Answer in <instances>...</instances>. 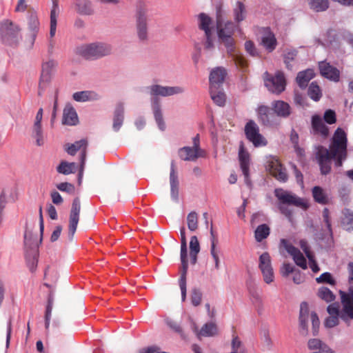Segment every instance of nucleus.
<instances>
[{
  "mask_svg": "<svg viewBox=\"0 0 353 353\" xmlns=\"http://www.w3.org/2000/svg\"><path fill=\"white\" fill-rule=\"evenodd\" d=\"M20 29L18 26L8 19H5L1 22L0 25V37L3 43H10L17 37Z\"/></svg>",
  "mask_w": 353,
  "mask_h": 353,
  "instance_id": "nucleus-13",
  "label": "nucleus"
},
{
  "mask_svg": "<svg viewBox=\"0 0 353 353\" xmlns=\"http://www.w3.org/2000/svg\"><path fill=\"white\" fill-rule=\"evenodd\" d=\"M265 86L274 94H279L285 88V80L282 72H277L275 75H271L268 72L263 74Z\"/></svg>",
  "mask_w": 353,
  "mask_h": 353,
  "instance_id": "nucleus-7",
  "label": "nucleus"
},
{
  "mask_svg": "<svg viewBox=\"0 0 353 353\" xmlns=\"http://www.w3.org/2000/svg\"><path fill=\"white\" fill-rule=\"evenodd\" d=\"M81 211V201L79 197L74 199L69 216L68 233L72 239L77 230V225L79 221Z\"/></svg>",
  "mask_w": 353,
  "mask_h": 353,
  "instance_id": "nucleus-14",
  "label": "nucleus"
},
{
  "mask_svg": "<svg viewBox=\"0 0 353 353\" xmlns=\"http://www.w3.org/2000/svg\"><path fill=\"white\" fill-rule=\"evenodd\" d=\"M97 94L91 91H81L74 92L72 98L76 101L84 102L97 98Z\"/></svg>",
  "mask_w": 353,
  "mask_h": 353,
  "instance_id": "nucleus-43",
  "label": "nucleus"
},
{
  "mask_svg": "<svg viewBox=\"0 0 353 353\" xmlns=\"http://www.w3.org/2000/svg\"><path fill=\"white\" fill-rule=\"evenodd\" d=\"M232 14L234 20L239 23L246 19L248 11L244 1L237 0L232 6Z\"/></svg>",
  "mask_w": 353,
  "mask_h": 353,
  "instance_id": "nucleus-22",
  "label": "nucleus"
},
{
  "mask_svg": "<svg viewBox=\"0 0 353 353\" xmlns=\"http://www.w3.org/2000/svg\"><path fill=\"white\" fill-rule=\"evenodd\" d=\"M79 121L77 114L73 107L66 105L63 110L62 123L68 125H75Z\"/></svg>",
  "mask_w": 353,
  "mask_h": 353,
  "instance_id": "nucleus-29",
  "label": "nucleus"
},
{
  "mask_svg": "<svg viewBox=\"0 0 353 353\" xmlns=\"http://www.w3.org/2000/svg\"><path fill=\"white\" fill-rule=\"evenodd\" d=\"M57 188L60 191L65 192L70 194H74L75 192L74 185L68 182L60 183L57 185Z\"/></svg>",
  "mask_w": 353,
  "mask_h": 353,
  "instance_id": "nucleus-57",
  "label": "nucleus"
},
{
  "mask_svg": "<svg viewBox=\"0 0 353 353\" xmlns=\"http://www.w3.org/2000/svg\"><path fill=\"white\" fill-rule=\"evenodd\" d=\"M32 232L26 228L24 234V244L26 247V259L27 265L31 272H34L37 268L39 256V250L37 243L32 241Z\"/></svg>",
  "mask_w": 353,
  "mask_h": 353,
  "instance_id": "nucleus-6",
  "label": "nucleus"
},
{
  "mask_svg": "<svg viewBox=\"0 0 353 353\" xmlns=\"http://www.w3.org/2000/svg\"><path fill=\"white\" fill-rule=\"evenodd\" d=\"M198 26L200 30L205 32V35L212 34L214 31V26L212 19L205 13H201L197 17Z\"/></svg>",
  "mask_w": 353,
  "mask_h": 353,
  "instance_id": "nucleus-28",
  "label": "nucleus"
},
{
  "mask_svg": "<svg viewBox=\"0 0 353 353\" xmlns=\"http://www.w3.org/2000/svg\"><path fill=\"white\" fill-rule=\"evenodd\" d=\"M54 299L52 295H50L48 299V303L46 305V312H45V327L46 330H48L50 326V318L53 307Z\"/></svg>",
  "mask_w": 353,
  "mask_h": 353,
  "instance_id": "nucleus-48",
  "label": "nucleus"
},
{
  "mask_svg": "<svg viewBox=\"0 0 353 353\" xmlns=\"http://www.w3.org/2000/svg\"><path fill=\"white\" fill-rule=\"evenodd\" d=\"M28 25L32 37V42L34 43L39 29V21L35 14L30 15Z\"/></svg>",
  "mask_w": 353,
  "mask_h": 353,
  "instance_id": "nucleus-39",
  "label": "nucleus"
},
{
  "mask_svg": "<svg viewBox=\"0 0 353 353\" xmlns=\"http://www.w3.org/2000/svg\"><path fill=\"white\" fill-rule=\"evenodd\" d=\"M316 281L319 283H327L331 285L334 284V281L332 279V275L328 272L322 274L319 277L316 279Z\"/></svg>",
  "mask_w": 353,
  "mask_h": 353,
  "instance_id": "nucleus-60",
  "label": "nucleus"
},
{
  "mask_svg": "<svg viewBox=\"0 0 353 353\" xmlns=\"http://www.w3.org/2000/svg\"><path fill=\"white\" fill-rule=\"evenodd\" d=\"M43 118V108H39L32 128V137L36 140V144L41 146L44 144V137L41 127V121Z\"/></svg>",
  "mask_w": 353,
  "mask_h": 353,
  "instance_id": "nucleus-19",
  "label": "nucleus"
},
{
  "mask_svg": "<svg viewBox=\"0 0 353 353\" xmlns=\"http://www.w3.org/2000/svg\"><path fill=\"white\" fill-rule=\"evenodd\" d=\"M310 321L312 325V333L316 335L319 332V319L316 314L314 312H310L308 305L305 303H302L300 309L299 323L301 327V333L306 335L307 333V322Z\"/></svg>",
  "mask_w": 353,
  "mask_h": 353,
  "instance_id": "nucleus-5",
  "label": "nucleus"
},
{
  "mask_svg": "<svg viewBox=\"0 0 353 353\" xmlns=\"http://www.w3.org/2000/svg\"><path fill=\"white\" fill-rule=\"evenodd\" d=\"M259 268L261 271L265 283L267 284L272 283L274 280V274L272 266L271 257L268 252H263L260 255Z\"/></svg>",
  "mask_w": 353,
  "mask_h": 353,
  "instance_id": "nucleus-10",
  "label": "nucleus"
},
{
  "mask_svg": "<svg viewBox=\"0 0 353 353\" xmlns=\"http://www.w3.org/2000/svg\"><path fill=\"white\" fill-rule=\"evenodd\" d=\"M178 155L181 160L186 161H195L198 158L205 157V152L199 147L198 135L193 139V146L179 149Z\"/></svg>",
  "mask_w": 353,
  "mask_h": 353,
  "instance_id": "nucleus-8",
  "label": "nucleus"
},
{
  "mask_svg": "<svg viewBox=\"0 0 353 353\" xmlns=\"http://www.w3.org/2000/svg\"><path fill=\"white\" fill-rule=\"evenodd\" d=\"M318 296L327 303L334 301L335 299L332 292L325 287H321L319 289Z\"/></svg>",
  "mask_w": 353,
  "mask_h": 353,
  "instance_id": "nucleus-49",
  "label": "nucleus"
},
{
  "mask_svg": "<svg viewBox=\"0 0 353 353\" xmlns=\"http://www.w3.org/2000/svg\"><path fill=\"white\" fill-rule=\"evenodd\" d=\"M342 308L340 311V318L345 322L353 319V287L347 292L340 291Z\"/></svg>",
  "mask_w": 353,
  "mask_h": 353,
  "instance_id": "nucleus-9",
  "label": "nucleus"
},
{
  "mask_svg": "<svg viewBox=\"0 0 353 353\" xmlns=\"http://www.w3.org/2000/svg\"><path fill=\"white\" fill-rule=\"evenodd\" d=\"M232 352L235 353H243L244 346L242 341L240 340L239 336L235 334H233L231 341Z\"/></svg>",
  "mask_w": 353,
  "mask_h": 353,
  "instance_id": "nucleus-51",
  "label": "nucleus"
},
{
  "mask_svg": "<svg viewBox=\"0 0 353 353\" xmlns=\"http://www.w3.org/2000/svg\"><path fill=\"white\" fill-rule=\"evenodd\" d=\"M329 316L325 320L324 325L326 327L332 328L339 323L340 311L337 305L331 304L327 308Z\"/></svg>",
  "mask_w": 353,
  "mask_h": 353,
  "instance_id": "nucleus-23",
  "label": "nucleus"
},
{
  "mask_svg": "<svg viewBox=\"0 0 353 353\" xmlns=\"http://www.w3.org/2000/svg\"><path fill=\"white\" fill-rule=\"evenodd\" d=\"M146 21L145 11L142 9L139 10L137 13V29L138 37L141 41L146 40L148 37Z\"/></svg>",
  "mask_w": 353,
  "mask_h": 353,
  "instance_id": "nucleus-20",
  "label": "nucleus"
},
{
  "mask_svg": "<svg viewBox=\"0 0 353 353\" xmlns=\"http://www.w3.org/2000/svg\"><path fill=\"white\" fill-rule=\"evenodd\" d=\"M59 12H54V10H51L50 12V37L52 38L56 33L57 30V16Z\"/></svg>",
  "mask_w": 353,
  "mask_h": 353,
  "instance_id": "nucleus-56",
  "label": "nucleus"
},
{
  "mask_svg": "<svg viewBox=\"0 0 353 353\" xmlns=\"http://www.w3.org/2000/svg\"><path fill=\"white\" fill-rule=\"evenodd\" d=\"M296 270L292 265L290 263H283L281 268V274L283 276H288L290 274L293 273Z\"/></svg>",
  "mask_w": 353,
  "mask_h": 353,
  "instance_id": "nucleus-63",
  "label": "nucleus"
},
{
  "mask_svg": "<svg viewBox=\"0 0 353 353\" xmlns=\"http://www.w3.org/2000/svg\"><path fill=\"white\" fill-rule=\"evenodd\" d=\"M124 119V108L122 105H119L114 112L113 117L112 128L115 132H118L123 125Z\"/></svg>",
  "mask_w": 353,
  "mask_h": 353,
  "instance_id": "nucleus-35",
  "label": "nucleus"
},
{
  "mask_svg": "<svg viewBox=\"0 0 353 353\" xmlns=\"http://www.w3.org/2000/svg\"><path fill=\"white\" fill-rule=\"evenodd\" d=\"M75 6L77 12L80 14L90 15L93 12L92 4L89 0H77Z\"/></svg>",
  "mask_w": 353,
  "mask_h": 353,
  "instance_id": "nucleus-40",
  "label": "nucleus"
},
{
  "mask_svg": "<svg viewBox=\"0 0 353 353\" xmlns=\"http://www.w3.org/2000/svg\"><path fill=\"white\" fill-rule=\"evenodd\" d=\"M312 125L316 133L321 134L323 137L328 135V128L324 124L321 117L318 115L313 116L312 118Z\"/></svg>",
  "mask_w": 353,
  "mask_h": 353,
  "instance_id": "nucleus-33",
  "label": "nucleus"
},
{
  "mask_svg": "<svg viewBox=\"0 0 353 353\" xmlns=\"http://www.w3.org/2000/svg\"><path fill=\"white\" fill-rule=\"evenodd\" d=\"M310 8L316 12L324 11L328 8V0H308Z\"/></svg>",
  "mask_w": 353,
  "mask_h": 353,
  "instance_id": "nucleus-46",
  "label": "nucleus"
},
{
  "mask_svg": "<svg viewBox=\"0 0 353 353\" xmlns=\"http://www.w3.org/2000/svg\"><path fill=\"white\" fill-rule=\"evenodd\" d=\"M191 301L194 306H197L201 303V293L197 290H194L191 295Z\"/></svg>",
  "mask_w": 353,
  "mask_h": 353,
  "instance_id": "nucleus-64",
  "label": "nucleus"
},
{
  "mask_svg": "<svg viewBox=\"0 0 353 353\" xmlns=\"http://www.w3.org/2000/svg\"><path fill=\"white\" fill-rule=\"evenodd\" d=\"M323 119L328 124L334 123L336 120L334 111L327 110L324 113Z\"/></svg>",
  "mask_w": 353,
  "mask_h": 353,
  "instance_id": "nucleus-62",
  "label": "nucleus"
},
{
  "mask_svg": "<svg viewBox=\"0 0 353 353\" xmlns=\"http://www.w3.org/2000/svg\"><path fill=\"white\" fill-rule=\"evenodd\" d=\"M250 300L252 303L257 310L259 314H261L263 310V304L262 296L258 292H253L251 293Z\"/></svg>",
  "mask_w": 353,
  "mask_h": 353,
  "instance_id": "nucleus-44",
  "label": "nucleus"
},
{
  "mask_svg": "<svg viewBox=\"0 0 353 353\" xmlns=\"http://www.w3.org/2000/svg\"><path fill=\"white\" fill-rule=\"evenodd\" d=\"M314 73L313 70L307 69L298 73L296 77V82L301 88H305L307 83L314 77Z\"/></svg>",
  "mask_w": 353,
  "mask_h": 353,
  "instance_id": "nucleus-38",
  "label": "nucleus"
},
{
  "mask_svg": "<svg viewBox=\"0 0 353 353\" xmlns=\"http://www.w3.org/2000/svg\"><path fill=\"white\" fill-rule=\"evenodd\" d=\"M344 217L342 220L343 226L347 230H353V212L348 209L343 211Z\"/></svg>",
  "mask_w": 353,
  "mask_h": 353,
  "instance_id": "nucleus-45",
  "label": "nucleus"
},
{
  "mask_svg": "<svg viewBox=\"0 0 353 353\" xmlns=\"http://www.w3.org/2000/svg\"><path fill=\"white\" fill-rule=\"evenodd\" d=\"M269 171L278 180L285 181L287 179V174L285 170L282 168L280 162L275 159H272L269 163Z\"/></svg>",
  "mask_w": 353,
  "mask_h": 353,
  "instance_id": "nucleus-27",
  "label": "nucleus"
},
{
  "mask_svg": "<svg viewBox=\"0 0 353 353\" xmlns=\"http://www.w3.org/2000/svg\"><path fill=\"white\" fill-rule=\"evenodd\" d=\"M272 108L274 113L279 117H287L291 113L289 104L283 101H276L272 103Z\"/></svg>",
  "mask_w": 353,
  "mask_h": 353,
  "instance_id": "nucleus-32",
  "label": "nucleus"
},
{
  "mask_svg": "<svg viewBox=\"0 0 353 353\" xmlns=\"http://www.w3.org/2000/svg\"><path fill=\"white\" fill-rule=\"evenodd\" d=\"M297 55L295 50H289L284 54V62L288 68H290V63L293 61Z\"/></svg>",
  "mask_w": 353,
  "mask_h": 353,
  "instance_id": "nucleus-58",
  "label": "nucleus"
},
{
  "mask_svg": "<svg viewBox=\"0 0 353 353\" xmlns=\"http://www.w3.org/2000/svg\"><path fill=\"white\" fill-rule=\"evenodd\" d=\"M261 44L268 52L273 51L276 46L274 34L271 32L264 33L261 38Z\"/></svg>",
  "mask_w": 353,
  "mask_h": 353,
  "instance_id": "nucleus-36",
  "label": "nucleus"
},
{
  "mask_svg": "<svg viewBox=\"0 0 353 353\" xmlns=\"http://www.w3.org/2000/svg\"><path fill=\"white\" fill-rule=\"evenodd\" d=\"M260 336L264 347H265L267 349H270L272 346V341L270 338L268 329L266 327L261 329L260 332Z\"/></svg>",
  "mask_w": 353,
  "mask_h": 353,
  "instance_id": "nucleus-53",
  "label": "nucleus"
},
{
  "mask_svg": "<svg viewBox=\"0 0 353 353\" xmlns=\"http://www.w3.org/2000/svg\"><path fill=\"white\" fill-rule=\"evenodd\" d=\"M57 65V63L54 60H49L42 64V70L39 85L38 94L41 95L46 85L49 83L52 79V72Z\"/></svg>",
  "mask_w": 353,
  "mask_h": 353,
  "instance_id": "nucleus-15",
  "label": "nucleus"
},
{
  "mask_svg": "<svg viewBox=\"0 0 353 353\" xmlns=\"http://www.w3.org/2000/svg\"><path fill=\"white\" fill-rule=\"evenodd\" d=\"M88 147V141L85 139H81L80 141H76L72 144L68 145V146L66 148L67 152L74 156L76 154L77 151H81V156H80V172H79V176H81L83 170L85 165V161L86 158V150Z\"/></svg>",
  "mask_w": 353,
  "mask_h": 353,
  "instance_id": "nucleus-16",
  "label": "nucleus"
},
{
  "mask_svg": "<svg viewBox=\"0 0 353 353\" xmlns=\"http://www.w3.org/2000/svg\"><path fill=\"white\" fill-rule=\"evenodd\" d=\"M211 99L219 106H223L225 103L226 97L222 90L219 87H210Z\"/></svg>",
  "mask_w": 353,
  "mask_h": 353,
  "instance_id": "nucleus-37",
  "label": "nucleus"
},
{
  "mask_svg": "<svg viewBox=\"0 0 353 353\" xmlns=\"http://www.w3.org/2000/svg\"><path fill=\"white\" fill-rule=\"evenodd\" d=\"M198 214L195 212H190L187 216V224L188 229L194 232L198 228Z\"/></svg>",
  "mask_w": 353,
  "mask_h": 353,
  "instance_id": "nucleus-50",
  "label": "nucleus"
},
{
  "mask_svg": "<svg viewBox=\"0 0 353 353\" xmlns=\"http://www.w3.org/2000/svg\"><path fill=\"white\" fill-rule=\"evenodd\" d=\"M245 132L247 139L252 142L255 147L266 145V139L259 133V127L254 121H250L246 124Z\"/></svg>",
  "mask_w": 353,
  "mask_h": 353,
  "instance_id": "nucleus-12",
  "label": "nucleus"
},
{
  "mask_svg": "<svg viewBox=\"0 0 353 353\" xmlns=\"http://www.w3.org/2000/svg\"><path fill=\"white\" fill-rule=\"evenodd\" d=\"M156 124L158 128L163 132L166 129V123L163 117L161 110L156 105Z\"/></svg>",
  "mask_w": 353,
  "mask_h": 353,
  "instance_id": "nucleus-54",
  "label": "nucleus"
},
{
  "mask_svg": "<svg viewBox=\"0 0 353 353\" xmlns=\"http://www.w3.org/2000/svg\"><path fill=\"white\" fill-rule=\"evenodd\" d=\"M308 95L314 101H319L321 97V92L319 86L315 82H312L308 88Z\"/></svg>",
  "mask_w": 353,
  "mask_h": 353,
  "instance_id": "nucleus-52",
  "label": "nucleus"
},
{
  "mask_svg": "<svg viewBox=\"0 0 353 353\" xmlns=\"http://www.w3.org/2000/svg\"><path fill=\"white\" fill-rule=\"evenodd\" d=\"M347 142L346 133L339 128L333 135L330 149L324 147L318 148L316 156L323 174L330 172L332 159H336L337 166H341L342 161L345 160L347 157Z\"/></svg>",
  "mask_w": 353,
  "mask_h": 353,
  "instance_id": "nucleus-1",
  "label": "nucleus"
},
{
  "mask_svg": "<svg viewBox=\"0 0 353 353\" xmlns=\"http://www.w3.org/2000/svg\"><path fill=\"white\" fill-rule=\"evenodd\" d=\"M235 28V24L231 21H224L220 18L217 19L216 29L220 41L227 48V51L232 57L235 65L241 70H244L248 66L246 59L242 54L234 52V40L232 35Z\"/></svg>",
  "mask_w": 353,
  "mask_h": 353,
  "instance_id": "nucleus-2",
  "label": "nucleus"
},
{
  "mask_svg": "<svg viewBox=\"0 0 353 353\" xmlns=\"http://www.w3.org/2000/svg\"><path fill=\"white\" fill-rule=\"evenodd\" d=\"M312 194L314 200L322 205H325L329 202V196L327 191L320 186H314L312 190Z\"/></svg>",
  "mask_w": 353,
  "mask_h": 353,
  "instance_id": "nucleus-31",
  "label": "nucleus"
},
{
  "mask_svg": "<svg viewBox=\"0 0 353 353\" xmlns=\"http://www.w3.org/2000/svg\"><path fill=\"white\" fill-rule=\"evenodd\" d=\"M111 52V46L103 43L81 45L76 49L77 54L85 59H97L110 54Z\"/></svg>",
  "mask_w": 353,
  "mask_h": 353,
  "instance_id": "nucleus-4",
  "label": "nucleus"
},
{
  "mask_svg": "<svg viewBox=\"0 0 353 353\" xmlns=\"http://www.w3.org/2000/svg\"><path fill=\"white\" fill-rule=\"evenodd\" d=\"M77 170L75 163H68L67 161H61L57 168V171L65 175L74 173Z\"/></svg>",
  "mask_w": 353,
  "mask_h": 353,
  "instance_id": "nucleus-42",
  "label": "nucleus"
},
{
  "mask_svg": "<svg viewBox=\"0 0 353 353\" xmlns=\"http://www.w3.org/2000/svg\"><path fill=\"white\" fill-rule=\"evenodd\" d=\"M210 255L214 263V269L219 270L221 266V251L216 246L210 245Z\"/></svg>",
  "mask_w": 353,
  "mask_h": 353,
  "instance_id": "nucleus-47",
  "label": "nucleus"
},
{
  "mask_svg": "<svg viewBox=\"0 0 353 353\" xmlns=\"http://www.w3.org/2000/svg\"><path fill=\"white\" fill-rule=\"evenodd\" d=\"M180 183L178 173L173 162L171 163L170 173V197L176 203L179 201Z\"/></svg>",
  "mask_w": 353,
  "mask_h": 353,
  "instance_id": "nucleus-18",
  "label": "nucleus"
},
{
  "mask_svg": "<svg viewBox=\"0 0 353 353\" xmlns=\"http://www.w3.org/2000/svg\"><path fill=\"white\" fill-rule=\"evenodd\" d=\"M274 194L279 201V209L280 212L289 219H291L293 212L285 205H292L303 210H307L309 208V203L307 200L298 196L291 192L280 188L275 190Z\"/></svg>",
  "mask_w": 353,
  "mask_h": 353,
  "instance_id": "nucleus-3",
  "label": "nucleus"
},
{
  "mask_svg": "<svg viewBox=\"0 0 353 353\" xmlns=\"http://www.w3.org/2000/svg\"><path fill=\"white\" fill-rule=\"evenodd\" d=\"M227 74L226 70L222 67H217L213 69L210 74V87L217 88L225 80V77Z\"/></svg>",
  "mask_w": 353,
  "mask_h": 353,
  "instance_id": "nucleus-26",
  "label": "nucleus"
},
{
  "mask_svg": "<svg viewBox=\"0 0 353 353\" xmlns=\"http://www.w3.org/2000/svg\"><path fill=\"white\" fill-rule=\"evenodd\" d=\"M185 88L183 86H162L156 85V96L170 97L172 95L181 94L185 92Z\"/></svg>",
  "mask_w": 353,
  "mask_h": 353,
  "instance_id": "nucleus-24",
  "label": "nucleus"
},
{
  "mask_svg": "<svg viewBox=\"0 0 353 353\" xmlns=\"http://www.w3.org/2000/svg\"><path fill=\"white\" fill-rule=\"evenodd\" d=\"M290 140L292 143L294 144V147L298 154L301 156L303 155V150L298 146L299 136L298 134L294 130H293L291 132Z\"/></svg>",
  "mask_w": 353,
  "mask_h": 353,
  "instance_id": "nucleus-59",
  "label": "nucleus"
},
{
  "mask_svg": "<svg viewBox=\"0 0 353 353\" xmlns=\"http://www.w3.org/2000/svg\"><path fill=\"white\" fill-rule=\"evenodd\" d=\"M270 232L269 226L266 224L259 225L254 231V237L256 241L261 242L266 239Z\"/></svg>",
  "mask_w": 353,
  "mask_h": 353,
  "instance_id": "nucleus-41",
  "label": "nucleus"
},
{
  "mask_svg": "<svg viewBox=\"0 0 353 353\" xmlns=\"http://www.w3.org/2000/svg\"><path fill=\"white\" fill-rule=\"evenodd\" d=\"M319 70L321 75L324 77L334 81H339V71L336 68L330 65V63L325 61L319 63Z\"/></svg>",
  "mask_w": 353,
  "mask_h": 353,
  "instance_id": "nucleus-25",
  "label": "nucleus"
},
{
  "mask_svg": "<svg viewBox=\"0 0 353 353\" xmlns=\"http://www.w3.org/2000/svg\"><path fill=\"white\" fill-rule=\"evenodd\" d=\"M239 159L240 165L243 174L245 176V181L247 184L250 183L249 176V165H250V154L245 151L243 145L241 143L239 147Z\"/></svg>",
  "mask_w": 353,
  "mask_h": 353,
  "instance_id": "nucleus-21",
  "label": "nucleus"
},
{
  "mask_svg": "<svg viewBox=\"0 0 353 353\" xmlns=\"http://www.w3.org/2000/svg\"><path fill=\"white\" fill-rule=\"evenodd\" d=\"M196 332L199 338L202 336L211 337L216 336L219 333V330L214 323L210 322L204 324L199 331Z\"/></svg>",
  "mask_w": 353,
  "mask_h": 353,
  "instance_id": "nucleus-30",
  "label": "nucleus"
},
{
  "mask_svg": "<svg viewBox=\"0 0 353 353\" xmlns=\"http://www.w3.org/2000/svg\"><path fill=\"white\" fill-rule=\"evenodd\" d=\"M258 115L261 123L265 125H270L272 123L274 114L267 106H261L258 109Z\"/></svg>",
  "mask_w": 353,
  "mask_h": 353,
  "instance_id": "nucleus-34",
  "label": "nucleus"
},
{
  "mask_svg": "<svg viewBox=\"0 0 353 353\" xmlns=\"http://www.w3.org/2000/svg\"><path fill=\"white\" fill-rule=\"evenodd\" d=\"M308 347L312 352L321 351L323 347H328L326 345L323 343L319 339H313L308 341Z\"/></svg>",
  "mask_w": 353,
  "mask_h": 353,
  "instance_id": "nucleus-55",
  "label": "nucleus"
},
{
  "mask_svg": "<svg viewBox=\"0 0 353 353\" xmlns=\"http://www.w3.org/2000/svg\"><path fill=\"white\" fill-rule=\"evenodd\" d=\"M245 49L246 52L252 57L258 55V52L254 43L251 41H247L245 43Z\"/></svg>",
  "mask_w": 353,
  "mask_h": 353,
  "instance_id": "nucleus-61",
  "label": "nucleus"
},
{
  "mask_svg": "<svg viewBox=\"0 0 353 353\" xmlns=\"http://www.w3.org/2000/svg\"><path fill=\"white\" fill-rule=\"evenodd\" d=\"M281 243L285 250L292 256L295 263L303 270H306L307 268L306 259L300 250L290 244L287 240L282 239Z\"/></svg>",
  "mask_w": 353,
  "mask_h": 353,
  "instance_id": "nucleus-17",
  "label": "nucleus"
},
{
  "mask_svg": "<svg viewBox=\"0 0 353 353\" xmlns=\"http://www.w3.org/2000/svg\"><path fill=\"white\" fill-rule=\"evenodd\" d=\"M181 261L182 267L179 283L181 291L182 301H184L186 298V274L188 268L187 260V243L183 242L181 243Z\"/></svg>",
  "mask_w": 353,
  "mask_h": 353,
  "instance_id": "nucleus-11",
  "label": "nucleus"
}]
</instances>
